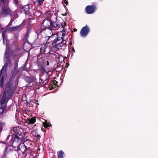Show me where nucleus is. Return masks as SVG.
I'll list each match as a JSON object with an SVG mask.
<instances>
[{"instance_id": "1", "label": "nucleus", "mask_w": 158, "mask_h": 158, "mask_svg": "<svg viewBox=\"0 0 158 158\" xmlns=\"http://www.w3.org/2000/svg\"><path fill=\"white\" fill-rule=\"evenodd\" d=\"M52 15V14L50 11H48L45 14V19L43 21L44 27L50 29H54L56 27L60 26L57 17H56L55 21H52L51 19Z\"/></svg>"}, {"instance_id": "2", "label": "nucleus", "mask_w": 158, "mask_h": 158, "mask_svg": "<svg viewBox=\"0 0 158 158\" xmlns=\"http://www.w3.org/2000/svg\"><path fill=\"white\" fill-rule=\"evenodd\" d=\"M48 37L45 42V44L50 43L58 49L62 47L66 43L65 40H61L62 37H59L57 34L52 33V34Z\"/></svg>"}, {"instance_id": "3", "label": "nucleus", "mask_w": 158, "mask_h": 158, "mask_svg": "<svg viewBox=\"0 0 158 158\" xmlns=\"http://www.w3.org/2000/svg\"><path fill=\"white\" fill-rule=\"evenodd\" d=\"M11 90H8L4 91L2 99L0 102V105H2L6 102H7L13 95V93H11Z\"/></svg>"}, {"instance_id": "4", "label": "nucleus", "mask_w": 158, "mask_h": 158, "mask_svg": "<svg viewBox=\"0 0 158 158\" xmlns=\"http://www.w3.org/2000/svg\"><path fill=\"white\" fill-rule=\"evenodd\" d=\"M12 11L9 6V5L2 6L0 12V15L4 17L11 16Z\"/></svg>"}, {"instance_id": "5", "label": "nucleus", "mask_w": 158, "mask_h": 158, "mask_svg": "<svg viewBox=\"0 0 158 158\" xmlns=\"http://www.w3.org/2000/svg\"><path fill=\"white\" fill-rule=\"evenodd\" d=\"M31 7L30 5H27L21 7V9L25 12L24 13L26 15L30 17L32 15L34 14V10Z\"/></svg>"}, {"instance_id": "6", "label": "nucleus", "mask_w": 158, "mask_h": 158, "mask_svg": "<svg viewBox=\"0 0 158 158\" xmlns=\"http://www.w3.org/2000/svg\"><path fill=\"white\" fill-rule=\"evenodd\" d=\"M5 56L6 59V60L5 62L4 66L1 70L5 72L6 71L8 67L9 66H11L12 65V63L10 56L9 55H7L6 52L5 53Z\"/></svg>"}, {"instance_id": "7", "label": "nucleus", "mask_w": 158, "mask_h": 158, "mask_svg": "<svg viewBox=\"0 0 158 158\" xmlns=\"http://www.w3.org/2000/svg\"><path fill=\"white\" fill-rule=\"evenodd\" d=\"M96 9V5L95 4L91 5H88L85 8V12L87 14H91L94 13Z\"/></svg>"}, {"instance_id": "8", "label": "nucleus", "mask_w": 158, "mask_h": 158, "mask_svg": "<svg viewBox=\"0 0 158 158\" xmlns=\"http://www.w3.org/2000/svg\"><path fill=\"white\" fill-rule=\"evenodd\" d=\"M89 30L87 26L83 27L81 30L80 34L82 37H85L87 35L89 32Z\"/></svg>"}, {"instance_id": "9", "label": "nucleus", "mask_w": 158, "mask_h": 158, "mask_svg": "<svg viewBox=\"0 0 158 158\" xmlns=\"http://www.w3.org/2000/svg\"><path fill=\"white\" fill-rule=\"evenodd\" d=\"M27 148V147L24 143H20L18 146L17 149H15V150L19 152H22L24 153Z\"/></svg>"}, {"instance_id": "10", "label": "nucleus", "mask_w": 158, "mask_h": 158, "mask_svg": "<svg viewBox=\"0 0 158 158\" xmlns=\"http://www.w3.org/2000/svg\"><path fill=\"white\" fill-rule=\"evenodd\" d=\"M25 24L26 21L24 20L20 25L17 26L10 27V30H11L13 31L21 30L23 28V27L25 25Z\"/></svg>"}, {"instance_id": "11", "label": "nucleus", "mask_w": 158, "mask_h": 158, "mask_svg": "<svg viewBox=\"0 0 158 158\" xmlns=\"http://www.w3.org/2000/svg\"><path fill=\"white\" fill-rule=\"evenodd\" d=\"M45 27V29L44 30L43 33H45L46 35V36L47 37L52 34V30H56L57 27H56L54 29H50L49 28H48L46 27Z\"/></svg>"}, {"instance_id": "12", "label": "nucleus", "mask_w": 158, "mask_h": 158, "mask_svg": "<svg viewBox=\"0 0 158 158\" xmlns=\"http://www.w3.org/2000/svg\"><path fill=\"white\" fill-rule=\"evenodd\" d=\"M12 141L10 142V143L11 144H14L16 145L17 144L21 143V142H22V139L14 135H12Z\"/></svg>"}, {"instance_id": "13", "label": "nucleus", "mask_w": 158, "mask_h": 158, "mask_svg": "<svg viewBox=\"0 0 158 158\" xmlns=\"http://www.w3.org/2000/svg\"><path fill=\"white\" fill-rule=\"evenodd\" d=\"M62 22L60 23V27H61V28H63V29L62 31V38L61 40H64L63 39V37L66 34V31H67V29L65 28V26L66 25V23L65 22H64L62 20H61Z\"/></svg>"}, {"instance_id": "14", "label": "nucleus", "mask_w": 158, "mask_h": 158, "mask_svg": "<svg viewBox=\"0 0 158 158\" xmlns=\"http://www.w3.org/2000/svg\"><path fill=\"white\" fill-rule=\"evenodd\" d=\"M45 42L43 44H41V45L42 46V47L41 48H40V54H38L37 57H39L40 56V54H41L42 55L43 54H47L48 52H46V50L47 48V47H46V45H45Z\"/></svg>"}, {"instance_id": "15", "label": "nucleus", "mask_w": 158, "mask_h": 158, "mask_svg": "<svg viewBox=\"0 0 158 158\" xmlns=\"http://www.w3.org/2000/svg\"><path fill=\"white\" fill-rule=\"evenodd\" d=\"M14 151V148L12 145H9V147H6L5 150L4 151V154L3 156H6V154L10 153Z\"/></svg>"}, {"instance_id": "16", "label": "nucleus", "mask_w": 158, "mask_h": 158, "mask_svg": "<svg viewBox=\"0 0 158 158\" xmlns=\"http://www.w3.org/2000/svg\"><path fill=\"white\" fill-rule=\"evenodd\" d=\"M11 141H12V136L8 135L5 140L3 142V143L9 145H12L13 144L10 143Z\"/></svg>"}, {"instance_id": "17", "label": "nucleus", "mask_w": 158, "mask_h": 158, "mask_svg": "<svg viewBox=\"0 0 158 158\" xmlns=\"http://www.w3.org/2000/svg\"><path fill=\"white\" fill-rule=\"evenodd\" d=\"M32 30V28L31 25H29L28 26L27 32L26 33L25 36L26 40H27L29 37L30 34L31 33Z\"/></svg>"}, {"instance_id": "18", "label": "nucleus", "mask_w": 158, "mask_h": 158, "mask_svg": "<svg viewBox=\"0 0 158 158\" xmlns=\"http://www.w3.org/2000/svg\"><path fill=\"white\" fill-rule=\"evenodd\" d=\"M58 83V82L56 80H51L49 83V88L51 89H53L57 86V83Z\"/></svg>"}, {"instance_id": "19", "label": "nucleus", "mask_w": 158, "mask_h": 158, "mask_svg": "<svg viewBox=\"0 0 158 158\" xmlns=\"http://www.w3.org/2000/svg\"><path fill=\"white\" fill-rule=\"evenodd\" d=\"M41 80L42 82L43 86L47 85V86L49 88V85H48V82L49 81V78H46L44 79H41Z\"/></svg>"}, {"instance_id": "20", "label": "nucleus", "mask_w": 158, "mask_h": 158, "mask_svg": "<svg viewBox=\"0 0 158 158\" xmlns=\"http://www.w3.org/2000/svg\"><path fill=\"white\" fill-rule=\"evenodd\" d=\"M18 11L16 10L14 12H12V15L11 16V19L15 20L16 18H18L19 15L17 14Z\"/></svg>"}, {"instance_id": "21", "label": "nucleus", "mask_w": 158, "mask_h": 158, "mask_svg": "<svg viewBox=\"0 0 158 158\" xmlns=\"http://www.w3.org/2000/svg\"><path fill=\"white\" fill-rule=\"evenodd\" d=\"M19 72L18 69H14L11 72V78L14 79Z\"/></svg>"}, {"instance_id": "22", "label": "nucleus", "mask_w": 158, "mask_h": 158, "mask_svg": "<svg viewBox=\"0 0 158 158\" xmlns=\"http://www.w3.org/2000/svg\"><path fill=\"white\" fill-rule=\"evenodd\" d=\"M22 133V132L19 130L17 132H15L13 135L16 136L18 137L19 138L22 139L23 138L24 136H23Z\"/></svg>"}, {"instance_id": "23", "label": "nucleus", "mask_w": 158, "mask_h": 158, "mask_svg": "<svg viewBox=\"0 0 158 158\" xmlns=\"http://www.w3.org/2000/svg\"><path fill=\"white\" fill-rule=\"evenodd\" d=\"M35 117H32L31 118H28L27 120V123L28 124H34L36 121Z\"/></svg>"}, {"instance_id": "24", "label": "nucleus", "mask_w": 158, "mask_h": 158, "mask_svg": "<svg viewBox=\"0 0 158 158\" xmlns=\"http://www.w3.org/2000/svg\"><path fill=\"white\" fill-rule=\"evenodd\" d=\"M32 135L38 139H39L40 138V135L38 134L36 130H33L32 131Z\"/></svg>"}, {"instance_id": "25", "label": "nucleus", "mask_w": 158, "mask_h": 158, "mask_svg": "<svg viewBox=\"0 0 158 158\" xmlns=\"http://www.w3.org/2000/svg\"><path fill=\"white\" fill-rule=\"evenodd\" d=\"M33 153V152L31 150V148H27L24 154H25V155L27 156V155H31Z\"/></svg>"}, {"instance_id": "26", "label": "nucleus", "mask_w": 158, "mask_h": 158, "mask_svg": "<svg viewBox=\"0 0 158 158\" xmlns=\"http://www.w3.org/2000/svg\"><path fill=\"white\" fill-rule=\"evenodd\" d=\"M44 0H35L34 3L36 4L37 6H40L43 4Z\"/></svg>"}, {"instance_id": "27", "label": "nucleus", "mask_w": 158, "mask_h": 158, "mask_svg": "<svg viewBox=\"0 0 158 158\" xmlns=\"http://www.w3.org/2000/svg\"><path fill=\"white\" fill-rule=\"evenodd\" d=\"M54 55L56 56L57 59H58V60L59 62H61L62 60H64V58L61 55L56 54H55Z\"/></svg>"}, {"instance_id": "28", "label": "nucleus", "mask_w": 158, "mask_h": 158, "mask_svg": "<svg viewBox=\"0 0 158 158\" xmlns=\"http://www.w3.org/2000/svg\"><path fill=\"white\" fill-rule=\"evenodd\" d=\"M13 84V82L11 80H9L6 85V87L9 88H11Z\"/></svg>"}, {"instance_id": "29", "label": "nucleus", "mask_w": 158, "mask_h": 158, "mask_svg": "<svg viewBox=\"0 0 158 158\" xmlns=\"http://www.w3.org/2000/svg\"><path fill=\"white\" fill-rule=\"evenodd\" d=\"M19 62V60L15 59L14 60V69H18V64Z\"/></svg>"}, {"instance_id": "30", "label": "nucleus", "mask_w": 158, "mask_h": 158, "mask_svg": "<svg viewBox=\"0 0 158 158\" xmlns=\"http://www.w3.org/2000/svg\"><path fill=\"white\" fill-rule=\"evenodd\" d=\"M7 31V29H5V30H4L1 33H2V37L3 39V43L4 42L5 40V34L6 33V32Z\"/></svg>"}, {"instance_id": "31", "label": "nucleus", "mask_w": 158, "mask_h": 158, "mask_svg": "<svg viewBox=\"0 0 158 158\" xmlns=\"http://www.w3.org/2000/svg\"><path fill=\"white\" fill-rule=\"evenodd\" d=\"M43 124L44 125V127L45 128H47L48 127L52 126V125L50 124V123H48L47 121H45L43 122Z\"/></svg>"}, {"instance_id": "32", "label": "nucleus", "mask_w": 158, "mask_h": 158, "mask_svg": "<svg viewBox=\"0 0 158 158\" xmlns=\"http://www.w3.org/2000/svg\"><path fill=\"white\" fill-rule=\"evenodd\" d=\"M64 152L62 151H60L57 154L58 158H63V154Z\"/></svg>"}, {"instance_id": "33", "label": "nucleus", "mask_w": 158, "mask_h": 158, "mask_svg": "<svg viewBox=\"0 0 158 158\" xmlns=\"http://www.w3.org/2000/svg\"><path fill=\"white\" fill-rule=\"evenodd\" d=\"M2 3L3 4V5H9L10 0H0Z\"/></svg>"}, {"instance_id": "34", "label": "nucleus", "mask_w": 158, "mask_h": 158, "mask_svg": "<svg viewBox=\"0 0 158 158\" xmlns=\"http://www.w3.org/2000/svg\"><path fill=\"white\" fill-rule=\"evenodd\" d=\"M4 77L3 76L2 77V78H1V80H0V86L1 87H2V88H3V84H4Z\"/></svg>"}, {"instance_id": "35", "label": "nucleus", "mask_w": 158, "mask_h": 158, "mask_svg": "<svg viewBox=\"0 0 158 158\" xmlns=\"http://www.w3.org/2000/svg\"><path fill=\"white\" fill-rule=\"evenodd\" d=\"M37 35V37L35 39V40L34 41L33 43L35 44H37L36 43V42L38 41V40H39V34H36Z\"/></svg>"}, {"instance_id": "36", "label": "nucleus", "mask_w": 158, "mask_h": 158, "mask_svg": "<svg viewBox=\"0 0 158 158\" xmlns=\"http://www.w3.org/2000/svg\"><path fill=\"white\" fill-rule=\"evenodd\" d=\"M4 109L2 107H0V115H2L3 114Z\"/></svg>"}, {"instance_id": "37", "label": "nucleus", "mask_w": 158, "mask_h": 158, "mask_svg": "<svg viewBox=\"0 0 158 158\" xmlns=\"http://www.w3.org/2000/svg\"><path fill=\"white\" fill-rule=\"evenodd\" d=\"M43 30H42L41 29H39V30H37L36 32V34H40L42 32H43Z\"/></svg>"}, {"instance_id": "38", "label": "nucleus", "mask_w": 158, "mask_h": 158, "mask_svg": "<svg viewBox=\"0 0 158 158\" xmlns=\"http://www.w3.org/2000/svg\"><path fill=\"white\" fill-rule=\"evenodd\" d=\"M5 124L4 123H2L0 122V132H1L2 130V126L4 125Z\"/></svg>"}, {"instance_id": "39", "label": "nucleus", "mask_w": 158, "mask_h": 158, "mask_svg": "<svg viewBox=\"0 0 158 158\" xmlns=\"http://www.w3.org/2000/svg\"><path fill=\"white\" fill-rule=\"evenodd\" d=\"M14 20H13V19H11L10 21V22L8 24L7 26H8V27H10V26H12V23H13V22Z\"/></svg>"}, {"instance_id": "40", "label": "nucleus", "mask_w": 158, "mask_h": 158, "mask_svg": "<svg viewBox=\"0 0 158 158\" xmlns=\"http://www.w3.org/2000/svg\"><path fill=\"white\" fill-rule=\"evenodd\" d=\"M22 133L23 134L22 135L23 136H27L28 135H29V133H27L26 131H25L24 132V131H23V132H22Z\"/></svg>"}, {"instance_id": "41", "label": "nucleus", "mask_w": 158, "mask_h": 158, "mask_svg": "<svg viewBox=\"0 0 158 158\" xmlns=\"http://www.w3.org/2000/svg\"><path fill=\"white\" fill-rule=\"evenodd\" d=\"M13 130L14 133H15V132H17L18 131L20 130H19L18 129L17 127H14L13 128Z\"/></svg>"}, {"instance_id": "42", "label": "nucleus", "mask_w": 158, "mask_h": 158, "mask_svg": "<svg viewBox=\"0 0 158 158\" xmlns=\"http://www.w3.org/2000/svg\"><path fill=\"white\" fill-rule=\"evenodd\" d=\"M40 69L43 72V73H44L45 72L47 73V72L46 71V70L44 67H41L40 68Z\"/></svg>"}, {"instance_id": "43", "label": "nucleus", "mask_w": 158, "mask_h": 158, "mask_svg": "<svg viewBox=\"0 0 158 158\" xmlns=\"http://www.w3.org/2000/svg\"><path fill=\"white\" fill-rule=\"evenodd\" d=\"M63 4H66L65 6L67 5L68 4V0H63Z\"/></svg>"}, {"instance_id": "44", "label": "nucleus", "mask_w": 158, "mask_h": 158, "mask_svg": "<svg viewBox=\"0 0 158 158\" xmlns=\"http://www.w3.org/2000/svg\"><path fill=\"white\" fill-rule=\"evenodd\" d=\"M4 30V27L0 24V32H1Z\"/></svg>"}, {"instance_id": "45", "label": "nucleus", "mask_w": 158, "mask_h": 158, "mask_svg": "<svg viewBox=\"0 0 158 158\" xmlns=\"http://www.w3.org/2000/svg\"><path fill=\"white\" fill-rule=\"evenodd\" d=\"M27 136H24L23 138L22 139L23 140L24 142L26 141H27L28 139H27Z\"/></svg>"}, {"instance_id": "46", "label": "nucleus", "mask_w": 158, "mask_h": 158, "mask_svg": "<svg viewBox=\"0 0 158 158\" xmlns=\"http://www.w3.org/2000/svg\"><path fill=\"white\" fill-rule=\"evenodd\" d=\"M14 3L16 5H18L19 4V2H18V0H14Z\"/></svg>"}, {"instance_id": "47", "label": "nucleus", "mask_w": 158, "mask_h": 158, "mask_svg": "<svg viewBox=\"0 0 158 158\" xmlns=\"http://www.w3.org/2000/svg\"><path fill=\"white\" fill-rule=\"evenodd\" d=\"M58 13V12L57 11L56 12H55V13H54V15L55 16H57V15Z\"/></svg>"}, {"instance_id": "48", "label": "nucleus", "mask_w": 158, "mask_h": 158, "mask_svg": "<svg viewBox=\"0 0 158 158\" xmlns=\"http://www.w3.org/2000/svg\"><path fill=\"white\" fill-rule=\"evenodd\" d=\"M77 30V29H76V28H74V29H73V31L75 32V31H76Z\"/></svg>"}, {"instance_id": "49", "label": "nucleus", "mask_w": 158, "mask_h": 158, "mask_svg": "<svg viewBox=\"0 0 158 158\" xmlns=\"http://www.w3.org/2000/svg\"><path fill=\"white\" fill-rule=\"evenodd\" d=\"M62 15L64 16H65L67 15V14L65 13L64 14H62Z\"/></svg>"}, {"instance_id": "50", "label": "nucleus", "mask_w": 158, "mask_h": 158, "mask_svg": "<svg viewBox=\"0 0 158 158\" xmlns=\"http://www.w3.org/2000/svg\"><path fill=\"white\" fill-rule=\"evenodd\" d=\"M72 50H73V52H75V50L74 49V48H72Z\"/></svg>"}, {"instance_id": "51", "label": "nucleus", "mask_w": 158, "mask_h": 158, "mask_svg": "<svg viewBox=\"0 0 158 158\" xmlns=\"http://www.w3.org/2000/svg\"><path fill=\"white\" fill-rule=\"evenodd\" d=\"M41 130H42V131H45V129H43V128H41Z\"/></svg>"}, {"instance_id": "52", "label": "nucleus", "mask_w": 158, "mask_h": 158, "mask_svg": "<svg viewBox=\"0 0 158 158\" xmlns=\"http://www.w3.org/2000/svg\"><path fill=\"white\" fill-rule=\"evenodd\" d=\"M47 65H49V63L48 61H47Z\"/></svg>"}, {"instance_id": "53", "label": "nucleus", "mask_w": 158, "mask_h": 158, "mask_svg": "<svg viewBox=\"0 0 158 158\" xmlns=\"http://www.w3.org/2000/svg\"><path fill=\"white\" fill-rule=\"evenodd\" d=\"M68 65H69V64H68V65H67V66H66V65L65 66H66V67H68Z\"/></svg>"}]
</instances>
